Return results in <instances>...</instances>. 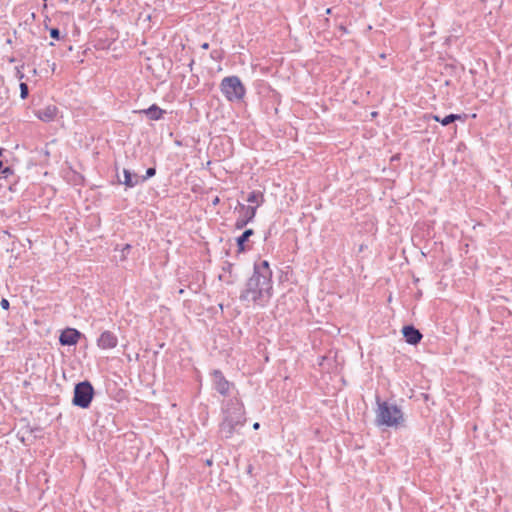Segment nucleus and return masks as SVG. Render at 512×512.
I'll return each mask as SVG.
<instances>
[{
  "label": "nucleus",
  "instance_id": "nucleus-19",
  "mask_svg": "<svg viewBox=\"0 0 512 512\" xmlns=\"http://www.w3.org/2000/svg\"><path fill=\"white\" fill-rule=\"evenodd\" d=\"M50 36L56 40H58L60 38V32L57 28H52L50 30Z\"/></svg>",
  "mask_w": 512,
  "mask_h": 512
},
{
  "label": "nucleus",
  "instance_id": "nucleus-26",
  "mask_svg": "<svg viewBox=\"0 0 512 512\" xmlns=\"http://www.w3.org/2000/svg\"><path fill=\"white\" fill-rule=\"evenodd\" d=\"M129 248H130V245H129V244H127V245L125 246V249H129Z\"/></svg>",
  "mask_w": 512,
  "mask_h": 512
},
{
  "label": "nucleus",
  "instance_id": "nucleus-12",
  "mask_svg": "<svg viewBox=\"0 0 512 512\" xmlns=\"http://www.w3.org/2000/svg\"><path fill=\"white\" fill-rule=\"evenodd\" d=\"M255 215H256V209H248L247 218L239 217L235 222V228L236 229L244 228L250 221H252L254 219Z\"/></svg>",
  "mask_w": 512,
  "mask_h": 512
},
{
  "label": "nucleus",
  "instance_id": "nucleus-23",
  "mask_svg": "<svg viewBox=\"0 0 512 512\" xmlns=\"http://www.w3.org/2000/svg\"><path fill=\"white\" fill-rule=\"evenodd\" d=\"M220 202L219 197H215L212 201L213 205H217Z\"/></svg>",
  "mask_w": 512,
  "mask_h": 512
},
{
  "label": "nucleus",
  "instance_id": "nucleus-10",
  "mask_svg": "<svg viewBox=\"0 0 512 512\" xmlns=\"http://www.w3.org/2000/svg\"><path fill=\"white\" fill-rule=\"evenodd\" d=\"M253 234H254V231L252 229H247L243 232V234L241 236H239L236 239L238 253H243L248 249V246L246 245V243H247L249 237L252 236Z\"/></svg>",
  "mask_w": 512,
  "mask_h": 512
},
{
  "label": "nucleus",
  "instance_id": "nucleus-3",
  "mask_svg": "<svg viewBox=\"0 0 512 512\" xmlns=\"http://www.w3.org/2000/svg\"><path fill=\"white\" fill-rule=\"evenodd\" d=\"M220 90L230 102L242 101L246 95V89L239 77L228 76L222 79Z\"/></svg>",
  "mask_w": 512,
  "mask_h": 512
},
{
  "label": "nucleus",
  "instance_id": "nucleus-7",
  "mask_svg": "<svg viewBox=\"0 0 512 512\" xmlns=\"http://www.w3.org/2000/svg\"><path fill=\"white\" fill-rule=\"evenodd\" d=\"M58 112H59V110H58L57 106L50 104V105H47L46 107H44L43 109L38 110L35 113V115L39 120H41L43 122H51V121L55 120V118L58 115Z\"/></svg>",
  "mask_w": 512,
  "mask_h": 512
},
{
  "label": "nucleus",
  "instance_id": "nucleus-5",
  "mask_svg": "<svg viewBox=\"0 0 512 512\" xmlns=\"http://www.w3.org/2000/svg\"><path fill=\"white\" fill-rule=\"evenodd\" d=\"M117 345V336L109 330L103 331L97 339V346L102 350L114 349Z\"/></svg>",
  "mask_w": 512,
  "mask_h": 512
},
{
  "label": "nucleus",
  "instance_id": "nucleus-16",
  "mask_svg": "<svg viewBox=\"0 0 512 512\" xmlns=\"http://www.w3.org/2000/svg\"><path fill=\"white\" fill-rule=\"evenodd\" d=\"M221 430L225 433V437L229 438L233 434V426L230 423H223L221 425Z\"/></svg>",
  "mask_w": 512,
  "mask_h": 512
},
{
  "label": "nucleus",
  "instance_id": "nucleus-8",
  "mask_svg": "<svg viewBox=\"0 0 512 512\" xmlns=\"http://www.w3.org/2000/svg\"><path fill=\"white\" fill-rule=\"evenodd\" d=\"M402 333L406 342L411 345L418 344L422 339V334L413 326H404L402 329Z\"/></svg>",
  "mask_w": 512,
  "mask_h": 512
},
{
  "label": "nucleus",
  "instance_id": "nucleus-25",
  "mask_svg": "<svg viewBox=\"0 0 512 512\" xmlns=\"http://www.w3.org/2000/svg\"><path fill=\"white\" fill-rule=\"evenodd\" d=\"M202 48H203V49H208V48H209V44H208V43H204V44L202 45Z\"/></svg>",
  "mask_w": 512,
  "mask_h": 512
},
{
  "label": "nucleus",
  "instance_id": "nucleus-17",
  "mask_svg": "<svg viewBox=\"0 0 512 512\" xmlns=\"http://www.w3.org/2000/svg\"><path fill=\"white\" fill-rule=\"evenodd\" d=\"M20 96L22 99H25L28 96V86L26 83L22 82L20 84Z\"/></svg>",
  "mask_w": 512,
  "mask_h": 512
},
{
  "label": "nucleus",
  "instance_id": "nucleus-15",
  "mask_svg": "<svg viewBox=\"0 0 512 512\" xmlns=\"http://www.w3.org/2000/svg\"><path fill=\"white\" fill-rule=\"evenodd\" d=\"M124 184L126 187H134L137 184V181H133L132 175L128 170H124Z\"/></svg>",
  "mask_w": 512,
  "mask_h": 512
},
{
  "label": "nucleus",
  "instance_id": "nucleus-4",
  "mask_svg": "<svg viewBox=\"0 0 512 512\" xmlns=\"http://www.w3.org/2000/svg\"><path fill=\"white\" fill-rule=\"evenodd\" d=\"M93 395L94 389L91 383L88 381L80 382L74 388L73 404L81 408H88Z\"/></svg>",
  "mask_w": 512,
  "mask_h": 512
},
{
  "label": "nucleus",
  "instance_id": "nucleus-1",
  "mask_svg": "<svg viewBox=\"0 0 512 512\" xmlns=\"http://www.w3.org/2000/svg\"><path fill=\"white\" fill-rule=\"evenodd\" d=\"M272 270L269 262L263 260L254 266L253 275L248 279L241 298L263 305L273 295Z\"/></svg>",
  "mask_w": 512,
  "mask_h": 512
},
{
  "label": "nucleus",
  "instance_id": "nucleus-9",
  "mask_svg": "<svg viewBox=\"0 0 512 512\" xmlns=\"http://www.w3.org/2000/svg\"><path fill=\"white\" fill-rule=\"evenodd\" d=\"M139 113L147 115L151 120H160L165 114V110L153 104L147 109L140 110Z\"/></svg>",
  "mask_w": 512,
  "mask_h": 512
},
{
  "label": "nucleus",
  "instance_id": "nucleus-24",
  "mask_svg": "<svg viewBox=\"0 0 512 512\" xmlns=\"http://www.w3.org/2000/svg\"><path fill=\"white\" fill-rule=\"evenodd\" d=\"M259 427H260V424H259L258 422H256V423H254V424H253V428H254L255 430L259 429Z\"/></svg>",
  "mask_w": 512,
  "mask_h": 512
},
{
  "label": "nucleus",
  "instance_id": "nucleus-2",
  "mask_svg": "<svg viewBox=\"0 0 512 512\" xmlns=\"http://www.w3.org/2000/svg\"><path fill=\"white\" fill-rule=\"evenodd\" d=\"M376 409V422L378 425L387 427H398L405 421L404 414L400 407L386 401L378 402Z\"/></svg>",
  "mask_w": 512,
  "mask_h": 512
},
{
  "label": "nucleus",
  "instance_id": "nucleus-6",
  "mask_svg": "<svg viewBox=\"0 0 512 512\" xmlns=\"http://www.w3.org/2000/svg\"><path fill=\"white\" fill-rule=\"evenodd\" d=\"M82 334L75 328H66L64 329L60 336H59V342L63 346H72L76 345Z\"/></svg>",
  "mask_w": 512,
  "mask_h": 512
},
{
  "label": "nucleus",
  "instance_id": "nucleus-13",
  "mask_svg": "<svg viewBox=\"0 0 512 512\" xmlns=\"http://www.w3.org/2000/svg\"><path fill=\"white\" fill-rule=\"evenodd\" d=\"M247 201L249 203H255L257 208L264 202V195L260 191H253L249 194Z\"/></svg>",
  "mask_w": 512,
  "mask_h": 512
},
{
  "label": "nucleus",
  "instance_id": "nucleus-18",
  "mask_svg": "<svg viewBox=\"0 0 512 512\" xmlns=\"http://www.w3.org/2000/svg\"><path fill=\"white\" fill-rule=\"evenodd\" d=\"M248 209H256V207L240 205V212L242 213V215L240 217L247 218Z\"/></svg>",
  "mask_w": 512,
  "mask_h": 512
},
{
  "label": "nucleus",
  "instance_id": "nucleus-11",
  "mask_svg": "<svg viewBox=\"0 0 512 512\" xmlns=\"http://www.w3.org/2000/svg\"><path fill=\"white\" fill-rule=\"evenodd\" d=\"M431 118L436 122H440L443 126H447L456 120H461L462 116L458 114H450L444 118H440L438 115H432Z\"/></svg>",
  "mask_w": 512,
  "mask_h": 512
},
{
  "label": "nucleus",
  "instance_id": "nucleus-20",
  "mask_svg": "<svg viewBox=\"0 0 512 512\" xmlns=\"http://www.w3.org/2000/svg\"><path fill=\"white\" fill-rule=\"evenodd\" d=\"M155 173H156L155 168H148L147 171H146V176L144 177V179L153 177L155 175Z\"/></svg>",
  "mask_w": 512,
  "mask_h": 512
},
{
  "label": "nucleus",
  "instance_id": "nucleus-22",
  "mask_svg": "<svg viewBox=\"0 0 512 512\" xmlns=\"http://www.w3.org/2000/svg\"><path fill=\"white\" fill-rule=\"evenodd\" d=\"M3 168V163L0 161V171L3 173V174H7L8 172H10V169L9 168H5V169H2Z\"/></svg>",
  "mask_w": 512,
  "mask_h": 512
},
{
  "label": "nucleus",
  "instance_id": "nucleus-14",
  "mask_svg": "<svg viewBox=\"0 0 512 512\" xmlns=\"http://www.w3.org/2000/svg\"><path fill=\"white\" fill-rule=\"evenodd\" d=\"M219 374V381L217 382V390L222 393V394H225L228 389H229V382L226 381L220 373Z\"/></svg>",
  "mask_w": 512,
  "mask_h": 512
},
{
  "label": "nucleus",
  "instance_id": "nucleus-21",
  "mask_svg": "<svg viewBox=\"0 0 512 512\" xmlns=\"http://www.w3.org/2000/svg\"><path fill=\"white\" fill-rule=\"evenodd\" d=\"M0 305H1V307H2L3 309H5V310H8V309H9V306H10L9 301H8L7 299H5V298H3V299L1 300Z\"/></svg>",
  "mask_w": 512,
  "mask_h": 512
}]
</instances>
